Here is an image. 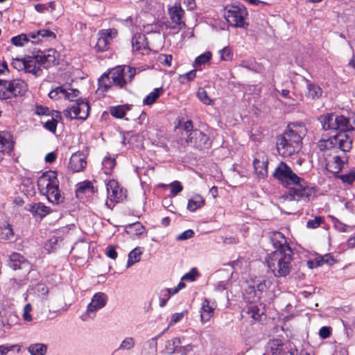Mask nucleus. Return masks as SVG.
I'll use <instances>...</instances> for the list:
<instances>
[{"mask_svg": "<svg viewBox=\"0 0 355 355\" xmlns=\"http://www.w3.org/2000/svg\"><path fill=\"white\" fill-rule=\"evenodd\" d=\"M97 192V189L94 187L92 182L89 180L80 182L78 184L76 193L77 196H79L80 193H87L93 194Z\"/></svg>", "mask_w": 355, "mask_h": 355, "instance_id": "nucleus-28", "label": "nucleus"}, {"mask_svg": "<svg viewBox=\"0 0 355 355\" xmlns=\"http://www.w3.org/2000/svg\"><path fill=\"white\" fill-rule=\"evenodd\" d=\"M254 168L260 178H265L268 174V158L263 156L262 159L254 158L253 160Z\"/></svg>", "mask_w": 355, "mask_h": 355, "instance_id": "nucleus-25", "label": "nucleus"}, {"mask_svg": "<svg viewBox=\"0 0 355 355\" xmlns=\"http://www.w3.org/2000/svg\"><path fill=\"white\" fill-rule=\"evenodd\" d=\"M47 345L43 343H34L27 347L31 355H45L47 352Z\"/></svg>", "mask_w": 355, "mask_h": 355, "instance_id": "nucleus-32", "label": "nucleus"}, {"mask_svg": "<svg viewBox=\"0 0 355 355\" xmlns=\"http://www.w3.org/2000/svg\"><path fill=\"white\" fill-rule=\"evenodd\" d=\"M247 313L253 320H259L263 311L257 304H250L248 307Z\"/></svg>", "mask_w": 355, "mask_h": 355, "instance_id": "nucleus-39", "label": "nucleus"}, {"mask_svg": "<svg viewBox=\"0 0 355 355\" xmlns=\"http://www.w3.org/2000/svg\"><path fill=\"white\" fill-rule=\"evenodd\" d=\"M128 229V232L136 236L141 235L145 231L144 226L139 222L130 225Z\"/></svg>", "mask_w": 355, "mask_h": 355, "instance_id": "nucleus-40", "label": "nucleus"}, {"mask_svg": "<svg viewBox=\"0 0 355 355\" xmlns=\"http://www.w3.org/2000/svg\"><path fill=\"white\" fill-rule=\"evenodd\" d=\"M170 187L171 188V194L173 196H175L177 194H178L179 193H180L183 189V187L182 186L181 183L178 181H175V182H172L170 184Z\"/></svg>", "mask_w": 355, "mask_h": 355, "instance_id": "nucleus-53", "label": "nucleus"}, {"mask_svg": "<svg viewBox=\"0 0 355 355\" xmlns=\"http://www.w3.org/2000/svg\"><path fill=\"white\" fill-rule=\"evenodd\" d=\"M44 193L46 195L48 200L52 203L60 204L64 200V197L59 189V181L58 184L50 187L48 191H46Z\"/></svg>", "mask_w": 355, "mask_h": 355, "instance_id": "nucleus-26", "label": "nucleus"}, {"mask_svg": "<svg viewBox=\"0 0 355 355\" xmlns=\"http://www.w3.org/2000/svg\"><path fill=\"white\" fill-rule=\"evenodd\" d=\"M135 340L132 337L125 338L121 343L118 350H130L135 347Z\"/></svg>", "mask_w": 355, "mask_h": 355, "instance_id": "nucleus-45", "label": "nucleus"}, {"mask_svg": "<svg viewBox=\"0 0 355 355\" xmlns=\"http://www.w3.org/2000/svg\"><path fill=\"white\" fill-rule=\"evenodd\" d=\"M198 275V272L196 268H192L189 272L186 273L182 277V280L193 281Z\"/></svg>", "mask_w": 355, "mask_h": 355, "instance_id": "nucleus-54", "label": "nucleus"}, {"mask_svg": "<svg viewBox=\"0 0 355 355\" xmlns=\"http://www.w3.org/2000/svg\"><path fill=\"white\" fill-rule=\"evenodd\" d=\"M247 15L248 12L243 5L227 6L224 14L225 18L230 26L239 28L245 27V19Z\"/></svg>", "mask_w": 355, "mask_h": 355, "instance_id": "nucleus-7", "label": "nucleus"}, {"mask_svg": "<svg viewBox=\"0 0 355 355\" xmlns=\"http://www.w3.org/2000/svg\"><path fill=\"white\" fill-rule=\"evenodd\" d=\"M163 88H155L153 92H151L149 94L146 96V97L143 101L144 105H150L154 103L157 99L159 97L160 94L163 92Z\"/></svg>", "mask_w": 355, "mask_h": 355, "instance_id": "nucleus-36", "label": "nucleus"}, {"mask_svg": "<svg viewBox=\"0 0 355 355\" xmlns=\"http://www.w3.org/2000/svg\"><path fill=\"white\" fill-rule=\"evenodd\" d=\"M269 238L275 250L268 254L266 259L267 266L275 277H286L292 269L293 252L282 233L270 232Z\"/></svg>", "mask_w": 355, "mask_h": 355, "instance_id": "nucleus-2", "label": "nucleus"}, {"mask_svg": "<svg viewBox=\"0 0 355 355\" xmlns=\"http://www.w3.org/2000/svg\"><path fill=\"white\" fill-rule=\"evenodd\" d=\"M117 31L114 28L100 31L98 33V40L94 47L96 51L103 52L107 51L110 41L117 35Z\"/></svg>", "mask_w": 355, "mask_h": 355, "instance_id": "nucleus-11", "label": "nucleus"}, {"mask_svg": "<svg viewBox=\"0 0 355 355\" xmlns=\"http://www.w3.org/2000/svg\"><path fill=\"white\" fill-rule=\"evenodd\" d=\"M86 166L87 161L84 153L78 151L71 155L68 168L73 173H78L83 170Z\"/></svg>", "mask_w": 355, "mask_h": 355, "instance_id": "nucleus-18", "label": "nucleus"}, {"mask_svg": "<svg viewBox=\"0 0 355 355\" xmlns=\"http://www.w3.org/2000/svg\"><path fill=\"white\" fill-rule=\"evenodd\" d=\"M24 187H26V191L27 195H33L35 193L34 184L31 182L28 179L24 180L22 183Z\"/></svg>", "mask_w": 355, "mask_h": 355, "instance_id": "nucleus-55", "label": "nucleus"}, {"mask_svg": "<svg viewBox=\"0 0 355 355\" xmlns=\"http://www.w3.org/2000/svg\"><path fill=\"white\" fill-rule=\"evenodd\" d=\"M348 158L345 156L341 158L338 155L333 157L332 160H329L326 163L327 169L332 173H338L342 171L344 165L347 163Z\"/></svg>", "mask_w": 355, "mask_h": 355, "instance_id": "nucleus-23", "label": "nucleus"}, {"mask_svg": "<svg viewBox=\"0 0 355 355\" xmlns=\"http://www.w3.org/2000/svg\"><path fill=\"white\" fill-rule=\"evenodd\" d=\"M319 121L324 130L338 132L327 138H322L318 142L320 150H326L337 148L344 153L349 152L352 148V139L347 134V131L354 128L349 123V119L334 113H327L320 116Z\"/></svg>", "mask_w": 355, "mask_h": 355, "instance_id": "nucleus-1", "label": "nucleus"}, {"mask_svg": "<svg viewBox=\"0 0 355 355\" xmlns=\"http://www.w3.org/2000/svg\"><path fill=\"white\" fill-rule=\"evenodd\" d=\"M185 142L189 146L197 150H202L211 147L212 141L209 137L198 129H196L187 134Z\"/></svg>", "mask_w": 355, "mask_h": 355, "instance_id": "nucleus-9", "label": "nucleus"}, {"mask_svg": "<svg viewBox=\"0 0 355 355\" xmlns=\"http://www.w3.org/2000/svg\"><path fill=\"white\" fill-rule=\"evenodd\" d=\"M180 3L185 6L188 10H193L196 8L195 0H180Z\"/></svg>", "mask_w": 355, "mask_h": 355, "instance_id": "nucleus-63", "label": "nucleus"}, {"mask_svg": "<svg viewBox=\"0 0 355 355\" xmlns=\"http://www.w3.org/2000/svg\"><path fill=\"white\" fill-rule=\"evenodd\" d=\"M194 232L192 230H187L182 233L180 234L177 236V240L178 241H184L189 239H191L193 236Z\"/></svg>", "mask_w": 355, "mask_h": 355, "instance_id": "nucleus-56", "label": "nucleus"}, {"mask_svg": "<svg viewBox=\"0 0 355 355\" xmlns=\"http://www.w3.org/2000/svg\"><path fill=\"white\" fill-rule=\"evenodd\" d=\"M316 259L318 265H320V266L324 264L331 266L336 262V260L331 254H326L323 256H317Z\"/></svg>", "mask_w": 355, "mask_h": 355, "instance_id": "nucleus-41", "label": "nucleus"}, {"mask_svg": "<svg viewBox=\"0 0 355 355\" xmlns=\"http://www.w3.org/2000/svg\"><path fill=\"white\" fill-rule=\"evenodd\" d=\"M61 119V114L60 112L54 111L52 114V119L45 122L44 127L49 131L55 133L57 129L58 120Z\"/></svg>", "mask_w": 355, "mask_h": 355, "instance_id": "nucleus-34", "label": "nucleus"}, {"mask_svg": "<svg viewBox=\"0 0 355 355\" xmlns=\"http://www.w3.org/2000/svg\"><path fill=\"white\" fill-rule=\"evenodd\" d=\"M19 64V67L25 70L27 73H31L36 76H40L42 70L40 67H37V60H36V55L31 57L27 56L22 59V60L17 61Z\"/></svg>", "mask_w": 355, "mask_h": 355, "instance_id": "nucleus-19", "label": "nucleus"}, {"mask_svg": "<svg viewBox=\"0 0 355 355\" xmlns=\"http://www.w3.org/2000/svg\"><path fill=\"white\" fill-rule=\"evenodd\" d=\"M105 173L109 174L116 165V160L114 158L105 157L102 162Z\"/></svg>", "mask_w": 355, "mask_h": 355, "instance_id": "nucleus-43", "label": "nucleus"}, {"mask_svg": "<svg viewBox=\"0 0 355 355\" xmlns=\"http://www.w3.org/2000/svg\"><path fill=\"white\" fill-rule=\"evenodd\" d=\"M182 343L181 338L175 337L166 342L165 349L170 355L173 354L175 352L178 353V349Z\"/></svg>", "mask_w": 355, "mask_h": 355, "instance_id": "nucleus-30", "label": "nucleus"}, {"mask_svg": "<svg viewBox=\"0 0 355 355\" xmlns=\"http://www.w3.org/2000/svg\"><path fill=\"white\" fill-rule=\"evenodd\" d=\"M90 107L89 102L86 99L78 98L75 101L71 106L63 111V114L66 118L70 119L85 120L89 114Z\"/></svg>", "mask_w": 355, "mask_h": 355, "instance_id": "nucleus-8", "label": "nucleus"}, {"mask_svg": "<svg viewBox=\"0 0 355 355\" xmlns=\"http://www.w3.org/2000/svg\"><path fill=\"white\" fill-rule=\"evenodd\" d=\"M107 299V296L105 293H96L93 296L91 302L88 304L87 311L88 312H95L103 308L106 305Z\"/></svg>", "mask_w": 355, "mask_h": 355, "instance_id": "nucleus-22", "label": "nucleus"}, {"mask_svg": "<svg viewBox=\"0 0 355 355\" xmlns=\"http://www.w3.org/2000/svg\"><path fill=\"white\" fill-rule=\"evenodd\" d=\"M187 314V311L184 310L180 313H175L171 316V319L168 323V326L171 327L174 325L175 323L182 320L184 316Z\"/></svg>", "mask_w": 355, "mask_h": 355, "instance_id": "nucleus-52", "label": "nucleus"}, {"mask_svg": "<svg viewBox=\"0 0 355 355\" xmlns=\"http://www.w3.org/2000/svg\"><path fill=\"white\" fill-rule=\"evenodd\" d=\"M17 348V352L20 351L21 347L18 345H0V355H6L8 352Z\"/></svg>", "mask_w": 355, "mask_h": 355, "instance_id": "nucleus-50", "label": "nucleus"}, {"mask_svg": "<svg viewBox=\"0 0 355 355\" xmlns=\"http://www.w3.org/2000/svg\"><path fill=\"white\" fill-rule=\"evenodd\" d=\"M216 307L215 302L211 303L207 298L203 300L200 309V318L202 323H206L210 320Z\"/></svg>", "mask_w": 355, "mask_h": 355, "instance_id": "nucleus-21", "label": "nucleus"}, {"mask_svg": "<svg viewBox=\"0 0 355 355\" xmlns=\"http://www.w3.org/2000/svg\"><path fill=\"white\" fill-rule=\"evenodd\" d=\"M219 54L222 60L227 61L232 60L233 57V53L228 46L224 47L223 49L220 50Z\"/></svg>", "mask_w": 355, "mask_h": 355, "instance_id": "nucleus-51", "label": "nucleus"}, {"mask_svg": "<svg viewBox=\"0 0 355 355\" xmlns=\"http://www.w3.org/2000/svg\"><path fill=\"white\" fill-rule=\"evenodd\" d=\"M168 15L172 23L182 29L186 26L184 21V10L182 9L180 3L175 4L168 8Z\"/></svg>", "mask_w": 355, "mask_h": 355, "instance_id": "nucleus-15", "label": "nucleus"}, {"mask_svg": "<svg viewBox=\"0 0 355 355\" xmlns=\"http://www.w3.org/2000/svg\"><path fill=\"white\" fill-rule=\"evenodd\" d=\"M130 110V105H121L116 106H112L110 107V114L118 119H122L125 115V112Z\"/></svg>", "mask_w": 355, "mask_h": 355, "instance_id": "nucleus-29", "label": "nucleus"}, {"mask_svg": "<svg viewBox=\"0 0 355 355\" xmlns=\"http://www.w3.org/2000/svg\"><path fill=\"white\" fill-rule=\"evenodd\" d=\"M338 178L341 180L344 183L352 184L355 182V172L351 171L346 174H342L338 175Z\"/></svg>", "mask_w": 355, "mask_h": 355, "instance_id": "nucleus-47", "label": "nucleus"}, {"mask_svg": "<svg viewBox=\"0 0 355 355\" xmlns=\"http://www.w3.org/2000/svg\"><path fill=\"white\" fill-rule=\"evenodd\" d=\"M272 175L288 189L286 198L290 200H308L314 193L313 188L307 186L305 180L298 177L285 162L278 164Z\"/></svg>", "mask_w": 355, "mask_h": 355, "instance_id": "nucleus-3", "label": "nucleus"}, {"mask_svg": "<svg viewBox=\"0 0 355 355\" xmlns=\"http://www.w3.org/2000/svg\"><path fill=\"white\" fill-rule=\"evenodd\" d=\"M142 251L140 248H135L128 254V260L127 263V268L130 267L135 263L140 261V256Z\"/></svg>", "mask_w": 355, "mask_h": 355, "instance_id": "nucleus-38", "label": "nucleus"}, {"mask_svg": "<svg viewBox=\"0 0 355 355\" xmlns=\"http://www.w3.org/2000/svg\"><path fill=\"white\" fill-rule=\"evenodd\" d=\"M331 331V327L326 326L322 327L319 331V336L323 339L327 338L330 336Z\"/></svg>", "mask_w": 355, "mask_h": 355, "instance_id": "nucleus-60", "label": "nucleus"}, {"mask_svg": "<svg viewBox=\"0 0 355 355\" xmlns=\"http://www.w3.org/2000/svg\"><path fill=\"white\" fill-rule=\"evenodd\" d=\"M307 83L308 96L312 99L319 98L322 94V89L317 85L312 84L309 80H306Z\"/></svg>", "mask_w": 355, "mask_h": 355, "instance_id": "nucleus-35", "label": "nucleus"}, {"mask_svg": "<svg viewBox=\"0 0 355 355\" xmlns=\"http://www.w3.org/2000/svg\"><path fill=\"white\" fill-rule=\"evenodd\" d=\"M58 173L56 171H49L44 173L37 180V187L40 193L44 194L53 185L58 184Z\"/></svg>", "mask_w": 355, "mask_h": 355, "instance_id": "nucleus-13", "label": "nucleus"}, {"mask_svg": "<svg viewBox=\"0 0 355 355\" xmlns=\"http://www.w3.org/2000/svg\"><path fill=\"white\" fill-rule=\"evenodd\" d=\"M170 297V291L168 290H162L159 293V306L161 307L165 306Z\"/></svg>", "mask_w": 355, "mask_h": 355, "instance_id": "nucleus-49", "label": "nucleus"}, {"mask_svg": "<svg viewBox=\"0 0 355 355\" xmlns=\"http://www.w3.org/2000/svg\"><path fill=\"white\" fill-rule=\"evenodd\" d=\"M107 196L112 202H118L126 198V190L122 188L115 180L106 183Z\"/></svg>", "mask_w": 355, "mask_h": 355, "instance_id": "nucleus-12", "label": "nucleus"}, {"mask_svg": "<svg viewBox=\"0 0 355 355\" xmlns=\"http://www.w3.org/2000/svg\"><path fill=\"white\" fill-rule=\"evenodd\" d=\"M132 46L134 52L137 51L142 55H147L150 51L146 37L141 33H137L132 36Z\"/></svg>", "mask_w": 355, "mask_h": 355, "instance_id": "nucleus-17", "label": "nucleus"}, {"mask_svg": "<svg viewBox=\"0 0 355 355\" xmlns=\"http://www.w3.org/2000/svg\"><path fill=\"white\" fill-rule=\"evenodd\" d=\"M36 55L37 64L44 69H48L54 66L58 62L59 53L53 49H49L46 51H38Z\"/></svg>", "mask_w": 355, "mask_h": 355, "instance_id": "nucleus-10", "label": "nucleus"}, {"mask_svg": "<svg viewBox=\"0 0 355 355\" xmlns=\"http://www.w3.org/2000/svg\"><path fill=\"white\" fill-rule=\"evenodd\" d=\"M306 128L298 123H290L286 130L277 137V150L280 155L288 157L297 153L302 146Z\"/></svg>", "mask_w": 355, "mask_h": 355, "instance_id": "nucleus-4", "label": "nucleus"}, {"mask_svg": "<svg viewBox=\"0 0 355 355\" xmlns=\"http://www.w3.org/2000/svg\"><path fill=\"white\" fill-rule=\"evenodd\" d=\"M28 42L29 40L26 34L19 35L17 36L13 37L11 39L12 44L17 46H24L25 42Z\"/></svg>", "mask_w": 355, "mask_h": 355, "instance_id": "nucleus-46", "label": "nucleus"}, {"mask_svg": "<svg viewBox=\"0 0 355 355\" xmlns=\"http://www.w3.org/2000/svg\"><path fill=\"white\" fill-rule=\"evenodd\" d=\"M267 282L266 279H262L258 281V282L252 286V288L254 292V297H256L257 300H259L262 293L267 290Z\"/></svg>", "mask_w": 355, "mask_h": 355, "instance_id": "nucleus-37", "label": "nucleus"}, {"mask_svg": "<svg viewBox=\"0 0 355 355\" xmlns=\"http://www.w3.org/2000/svg\"><path fill=\"white\" fill-rule=\"evenodd\" d=\"M113 85L107 73H103L98 79V88L97 92L99 94L107 92Z\"/></svg>", "mask_w": 355, "mask_h": 355, "instance_id": "nucleus-31", "label": "nucleus"}, {"mask_svg": "<svg viewBox=\"0 0 355 355\" xmlns=\"http://www.w3.org/2000/svg\"><path fill=\"white\" fill-rule=\"evenodd\" d=\"M211 58V53L209 51L205 52L198 56L195 60V66L198 67L207 63Z\"/></svg>", "mask_w": 355, "mask_h": 355, "instance_id": "nucleus-44", "label": "nucleus"}, {"mask_svg": "<svg viewBox=\"0 0 355 355\" xmlns=\"http://www.w3.org/2000/svg\"><path fill=\"white\" fill-rule=\"evenodd\" d=\"M7 264L13 270H24L29 271L31 268L29 261L19 252L11 253L8 256Z\"/></svg>", "mask_w": 355, "mask_h": 355, "instance_id": "nucleus-14", "label": "nucleus"}, {"mask_svg": "<svg viewBox=\"0 0 355 355\" xmlns=\"http://www.w3.org/2000/svg\"><path fill=\"white\" fill-rule=\"evenodd\" d=\"M197 96L198 99L205 105H211L213 101L209 97L207 92L204 88H199L197 92Z\"/></svg>", "mask_w": 355, "mask_h": 355, "instance_id": "nucleus-42", "label": "nucleus"}, {"mask_svg": "<svg viewBox=\"0 0 355 355\" xmlns=\"http://www.w3.org/2000/svg\"><path fill=\"white\" fill-rule=\"evenodd\" d=\"M32 310V306L30 304H27L25 305L24 309V313H23V318L24 320L27 322H31L32 320V316L30 313V312Z\"/></svg>", "mask_w": 355, "mask_h": 355, "instance_id": "nucleus-57", "label": "nucleus"}, {"mask_svg": "<svg viewBox=\"0 0 355 355\" xmlns=\"http://www.w3.org/2000/svg\"><path fill=\"white\" fill-rule=\"evenodd\" d=\"M205 200L200 195L193 196L188 202L187 209L191 211H195L203 206Z\"/></svg>", "mask_w": 355, "mask_h": 355, "instance_id": "nucleus-33", "label": "nucleus"}, {"mask_svg": "<svg viewBox=\"0 0 355 355\" xmlns=\"http://www.w3.org/2000/svg\"><path fill=\"white\" fill-rule=\"evenodd\" d=\"M173 60V57L171 55H166L163 54L159 56L160 62L167 67L171 65V61Z\"/></svg>", "mask_w": 355, "mask_h": 355, "instance_id": "nucleus-58", "label": "nucleus"}, {"mask_svg": "<svg viewBox=\"0 0 355 355\" xmlns=\"http://www.w3.org/2000/svg\"><path fill=\"white\" fill-rule=\"evenodd\" d=\"M70 92H68L67 90L66 93V97L65 98H67L70 100L71 101H73V98H76L78 96L80 92L76 89H70Z\"/></svg>", "mask_w": 355, "mask_h": 355, "instance_id": "nucleus-62", "label": "nucleus"}, {"mask_svg": "<svg viewBox=\"0 0 355 355\" xmlns=\"http://www.w3.org/2000/svg\"><path fill=\"white\" fill-rule=\"evenodd\" d=\"M28 210L31 211L34 216H39L41 218L46 216L50 213L51 209L50 207L44 205L42 202L33 203L32 205H29Z\"/></svg>", "mask_w": 355, "mask_h": 355, "instance_id": "nucleus-27", "label": "nucleus"}, {"mask_svg": "<svg viewBox=\"0 0 355 355\" xmlns=\"http://www.w3.org/2000/svg\"><path fill=\"white\" fill-rule=\"evenodd\" d=\"M26 35L28 38L30 37L33 39V44L38 43L40 41H42L43 38L54 40L56 37L55 33L48 29H42L36 32H31Z\"/></svg>", "mask_w": 355, "mask_h": 355, "instance_id": "nucleus-24", "label": "nucleus"}, {"mask_svg": "<svg viewBox=\"0 0 355 355\" xmlns=\"http://www.w3.org/2000/svg\"><path fill=\"white\" fill-rule=\"evenodd\" d=\"M333 222L334 227L342 232H346L347 230V225L342 222H340L339 220H338L336 218H333Z\"/></svg>", "mask_w": 355, "mask_h": 355, "instance_id": "nucleus-59", "label": "nucleus"}, {"mask_svg": "<svg viewBox=\"0 0 355 355\" xmlns=\"http://www.w3.org/2000/svg\"><path fill=\"white\" fill-rule=\"evenodd\" d=\"M324 222V218L322 216H315L314 219L309 220L306 223L308 228L315 229Z\"/></svg>", "mask_w": 355, "mask_h": 355, "instance_id": "nucleus-48", "label": "nucleus"}, {"mask_svg": "<svg viewBox=\"0 0 355 355\" xmlns=\"http://www.w3.org/2000/svg\"><path fill=\"white\" fill-rule=\"evenodd\" d=\"M193 350V345L191 344H188L184 346H180L178 349V353L182 355H187V353L191 352Z\"/></svg>", "mask_w": 355, "mask_h": 355, "instance_id": "nucleus-64", "label": "nucleus"}, {"mask_svg": "<svg viewBox=\"0 0 355 355\" xmlns=\"http://www.w3.org/2000/svg\"><path fill=\"white\" fill-rule=\"evenodd\" d=\"M182 129L186 132V135L187 136V134L191 133V132H193L196 129H193V123L192 121L189 120L183 123L182 125Z\"/></svg>", "mask_w": 355, "mask_h": 355, "instance_id": "nucleus-61", "label": "nucleus"}, {"mask_svg": "<svg viewBox=\"0 0 355 355\" xmlns=\"http://www.w3.org/2000/svg\"><path fill=\"white\" fill-rule=\"evenodd\" d=\"M14 148L12 136L7 132L0 131V161L5 154L10 153Z\"/></svg>", "mask_w": 355, "mask_h": 355, "instance_id": "nucleus-20", "label": "nucleus"}, {"mask_svg": "<svg viewBox=\"0 0 355 355\" xmlns=\"http://www.w3.org/2000/svg\"><path fill=\"white\" fill-rule=\"evenodd\" d=\"M28 89V85L21 79L7 80L0 79V99L22 96Z\"/></svg>", "mask_w": 355, "mask_h": 355, "instance_id": "nucleus-5", "label": "nucleus"}, {"mask_svg": "<svg viewBox=\"0 0 355 355\" xmlns=\"http://www.w3.org/2000/svg\"><path fill=\"white\" fill-rule=\"evenodd\" d=\"M136 74V69L130 66H118L107 73L113 86L123 88L131 82Z\"/></svg>", "mask_w": 355, "mask_h": 355, "instance_id": "nucleus-6", "label": "nucleus"}, {"mask_svg": "<svg viewBox=\"0 0 355 355\" xmlns=\"http://www.w3.org/2000/svg\"><path fill=\"white\" fill-rule=\"evenodd\" d=\"M268 351L263 355H295V352L287 350L286 346L281 339L270 340Z\"/></svg>", "mask_w": 355, "mask_h": 355, "instance_id": "nucleus-16", "label": "nucleus"}]
</instances>
